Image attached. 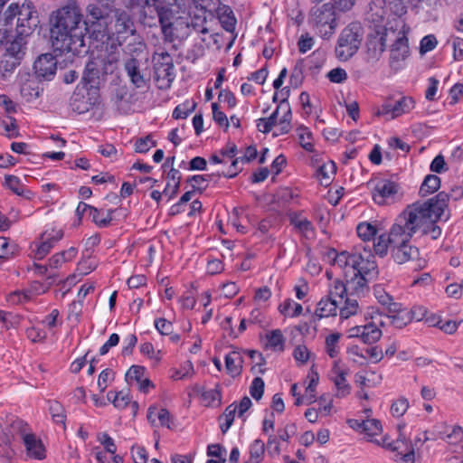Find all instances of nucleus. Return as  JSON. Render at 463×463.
<instances>
[{
	"label": "nucleus",
	"instance_id": "nucleus-31",
	"mask_svg": "<svg viewBox=\"0 0 463 463\" xmlns=\"http://www.w3.org/2000/svg\"><path fill=\"white\" fill-rule=\"evenodd\" d=\"M440 187V178L435 175H428L420 188V196L424 197L438 191Z\"/></svg>",
	"mask_w": 463,
	"mask_h": 463
},
{
	"label": "nucleus",
	"instance_id": "nucleus-60",
	"mask_svg": "<svg viewBox=\"0 0 463 463\" xmlns=\"http://www.w3.org/2000/svg\"><path fill=\"white\" fill-rule=\"evenodd\" d=\"M19 65V62L14 60H2L0 61V72L3 79H6L14 69Z\"/></svg>",
	"mask_w": 463,
	"mask_h": 463
},
{
	"label": "nucleus",
	"instance_id": "nucleus-5",
	"mask_svg": "<svg viewBox=\"0 0 463 463\" xmlns=\"http://www.w3.org/2000/svg\"><path fill=\"white\" fill-rule=\"evenodd\" d=\"M389 250L392 259L399 265L411 261L414 263V269L418 270L424 269L427 264L426 260L420 257L419 248L412 245L411 241H390L386 242V255Z\"/></svg>",
	"mask_w": 463,
	"mask_h": 463
},
{
	"label": "nucleus",
	"instance_id": "nucleus-45",
	"mask_svg": "<svg viewBox=\"0 0 463 463\" xmlns=\"http://www.w3.org/2000/svg\"><path fill=\"white\" fill-rule=\"evenodd\" d=\"M17 250L15 243H11L5 237H0V259L8 260L14 256Z\"/></svg>",
	"mask_w": 463,
	"mask_h": 463
},
{
	"label": "nucleus",
	"instance_id": "nucleus-52",
	"mask_svg": "<svg viewBox=\"0 0 463 463\" xmlns=\"http://www.w3.org/2000/svg\"><path fill=\"white\" fill-rule=\"evenodd\" d=\"M264 381L260 377L253 379L250 386V393L255 400L259 401L261 399L264 392Z\"/></svg>",
	"mask_w": 463,
	"mask_h": 463
},
{
	"label": "nucleus",
	"instance_id": "nucleus-27",
	"mask_svg": "<svg viewBox=\"0 0 463 463\" xmlns=\"http://www.w3.org/2000/svg\"><path fill=\"white\" fill-rule=\"evenodd\" d=\"M283 107H287V111L283 114V116L279 119V132L275 133L274 134L275 136L288 134L291 129L292 113H291L290 105H289L287 98H284L279 105V108H283Z\"/></svg>",
	"mask_w": 463,
	"mask_h": 463
},
{
	"label": "nucleus",
	"instance_id": "nucleus-37",
	"mask_svg": "<svg viewBox=\"0 0 463 463\" xmlns=\"http://www.w3.org/2000/svg\"><path fill=\"white\" fill-rule=\"evenodd\" d=\"M268 346L273 351H283L285 338L279 329H275L267 334Z\"/></svg>",
	"mask_w": 463,
	"mask_h": 463
},
{
	"label": "nucleus",
	"instance_id": "nucleus-62",
	"mask_svg": "<svg viewBox=\"0 0 463 463\" xmlns=\"http://www.w3.org/2000/svg\"><path fill=\"white\" fill-rule=\"evenodd\" d=\"M327 78L331 82L342 83L347 79V73L344 69L338 67L331 70L327 73Z\"/></svg>",
	"mask_w": 463,
	"mask_h": 463
},
{
	"label": "nucleus",
	"instance_id": "nucleus-20",
	"mask_svg": "<svg viewBox=\"0 0 463 463\" xmlns=\"http://www.w3.org/2000/svg\"><path fill=\"white\" fill-rule=\"evenodd\" d=\"M175 78V73L172 61L155 65V80L158 89H169Z\"/></svg>",
	"mask_w": 463,
	"mask_h": 463
},
{
	"label": "nucleus",
	"instance_id": "nucleus-3",
	"mask_svg": "<svg viewBox=\"0 0 463 463\" xmlns=\"http://www.w3.org/2000/svg\"><path fill=\"white\" fill-rule=\"evenodd\" d=\"M426 227L424 217L415 205H408L394 220L388 232L381 234L373 243L375 254L381 258L386 256V242L390 241H411L414 234Z\"/></svg>",
	"mask_w": 463,
	"mask_h": 463
},
{
	"label": "nucleus",
	"instance_id": "nucleus-49",
	"mask_svg": "<svg viewBox=\"0 0 463 463\" xmlns=\"http://www.w3.org/2000/svg\"><path fill=\"white\" fill-rule=\"evenodd\" d=\"M196 107V104L193 102L191 105L189 102H184L175 107L173 111V118L175 119L185 118L191 114Z\"/></svg>",
	"mask_w": 463,
	"mask_h": 463
},
{
	"label": "nucleus",
	"instance_id": "nucleus-41",
	"mask_svg": "<svg viewBox=\"0 0 463 463\" xmlns=\"http://www.w3.org/2000/svg\"><path fill=\"white\" fill-rule=\"evenodd\" d=\"M49 411L52 420L57 424L65 425L66 414L63 406L57 401H52L49 404Z\"/></svg>",
	"mask_w": 463,
	"mask_h": 463
},
{
	"label": "nucleus",
	"instance_id": "nucleus-40",
	"mask_svg": "<svg viewBox=\"0 0 463 463\" xmlns=\"http://www.w3.org/2000/svg\"><path fill=\"white\" fill-rule=\"evenodd\" d=\"M109 401L118 409H124L130 403V397L128 392L120 391L118 392H109L107 394Z\"/></svg>",
	"mask_w": 463,
	"mask_h": 463
},
{
	"label": "nucleus",
	"instance_id": "nucleus-4",
	"mask_svg": "<svg viewBox=\"0 0 463 463\" xmlns=\"http://www.w3.org/2000/svg\"><path fill=\"white\" fill-rule=\"evenodd\" d=\"M5 25L12 24L16 19V33L18 35H30L37 26L39 20L36 11L31 2L22 5L11 4L4 14Z\"/></svg>",
	"mask_w": 463,
	"mask_h": 463
},
{
	"label": "nucleus",
	"instance_id": "nucleus-50",
	"mask_svg": "<svg viewBox=\"0 0 463 463\" xmlns=\"http://www.w3.org/2000/svg\"><path fill=\"white\" fill-rule=\"evenodd\" d=\"M156 146V141L152 140L151 137L148 135L145 137L137 139L135 143V152L146 153L150 150L151 147H154Z\"/></svg>",
	"mask_w": 463,
	"mask_h": 463
},
{
	"label": "nucleus",
	"instance_id": "nucleus-59",
	"mask_svg": "<svg viewBox=\"0 0 463 463\" xmlns=\"http://www.w3.org/2000/svg\"><path fill=\"white\" fill-rule=\"evenodd\" d=\"M374 295L378 302L381 305L385 306L387 307V311L390 310V307L392 304H398L397 302H394L392 298L389 294H387L383 288H375Z\"/></svg>",
	"mask_w": 463,
	"mask_h": 463
},
{
	"label": "nucleus",
	"instance_id": "nucleus-2",
	"mask_svg": "<svg viewBox=\"0 0 463 463\" xmlns=\"http://www.w3.org/2000/svg\"><path fill=\"white\" fill-rule=\"evenodd\" d=\"M388 14L385 0H373L369 5L366 20L373 31L369 34L367 49L372 56H378L387 45V42L393 41L392 44V58H406L409 55L408 39L402 30V21L394 20L390 27H383L384 15Z\"/></svg>",
	"mask_w": 463,
	"mask_h": 463
},
{
	"label": "nucleus",
	"instance_id": "nucleus-61",
	"mask_svg": "<svg viewBox=\"0 0 463 463\" xmlns=\"http://www.w3.org/2000/svg\"><path fill=\"white\" fill-rule=\"evenodd\" d=\"M155 326L157 329V331L163 335H169L174 331L173 324L165 318L156 319L155 321Z\"/></svg>",
	"mask_w": 463,
	"mask_h": 463
},
{
	"label": "nucleus",
	"instance_id": "nucleus-47",
	"mask_svg": "<svg viewBox=\"0 0 463 463\" xmlns=\"http://www.w3.org/2000/svg\"><path fill=\"white\" fill-rule=\"evenodd\" d=\"M356 231L358 236L364 241L372 240L377 232L376 227L368 222L359 223Z\"/></svg>",
	"mask_w": 463,
	"mask_h": 463
},
{
	"label": "nucleus",
	"instance_id": "nucleus-18",
	"mask_svg": "<svg viewBox=\"0 0 463 463\" xmlns=\"http://www.w3.org/2000/svg\"><path fill=\"white\" fill-rule=\"evenodd\" d=\"M357 263H356V275L364 274L370 275L376 274L377 265L374 260V255L370 249L364 246H357Z\"/></svg>",
	"mask_w": 463,
	"mask_h": 463
},
{
	"label": "nucleus",
	"instance_id": "nucleus-54",
	"mask_svg": "<svg viewBox=\"0 0 463 463\" xmlns=\"http://www.w3.org/2000/svg\"><path fill=\"white\" fill-rule=\"evenodd\" d=\"M98 440L103 445L105 450L112 455L116 454L117 446L113 439L106 432L98 436Z\"/></svg>",
	"mask_w": 463,
	"mask_h": 463
},
{
	"label": "nucleus",
	"instance_id": "nucleus-9",
	"mask_svg": "<svg viewBox=\"0 0 463 463\" xmlns=\"http://www.w3.org/2000/svg\"><path fill=\"white\" fill-rule=\"evenodd\" d=\"M311 22L324 38L330 37L337 26L335 12L328 4L313 10Z\"/></svg>",
	"mask_w": 463,
	"mask_h": 463
},
{
	"label": "nucleus",
	"instance_id": "nucleus-17",
	"mask_svg": "<svg viewBox=\"0 0 463 463\" xmlns=\"http://www.w3.org/2000/svg\"><path fill=\"white\" fill-rule=\"evenodd\" d=\"M62 237L63 232L61 230L52 229L44 232L41 236L42 241L36 245V249L33 250L34 258L43 260Z\"/></svg>",
	"mask_w": 463,
	"mask_h": 463
},
{
	"label": "nucleus",
	"instance_id": "nucleus-58",
	"mask_svg": "<svg viewBox=\"0 0 463 463\" xmlns=\"http://www.w3.org/2000/svg\"><path fill=\"white\" fill-rule=\"evenodd\" d=\"M203 399L207 402L208 405H213L215 402L217 405H220L222 394L220 390L217 388L211 389L203 393Z\"/></svg>",
	"mask_w": 463,
	"mask_h": 463
},
{
	"label": "nucleus",
	"instance_id": "nucleus-8",
	"mask_svg": "<svg viewBox=\"0 0 463 463\" xmlns=\"http://www.w3.org/2000/svg\"><path fill=\"white\" fill-rule=\"evenodd\" d=\"M362 35L361 25L357 23L350 24L339 36L335 48L336 55L339 58H351L354 55L360 47Z\"/></svg>",
	"mask_w": 463,
	"mask_h": 463
},
{
	"label": "nucleus",
	"instance_id": "nucleus-51",
	"mask_svg": "<svg viewBox=\"0 0 463 463\" xmlns=\"http://www.w3.org/2000/svg\"><path fill=\"white\" fill-rule=\"evenodd\" d=\"M438 44V41L433 34L424 36L420 43V53L424 55L426 52L432 51Z\"/></svg>",
	"mask_w": 463,
	"mask_h": 463
},
{
	"label": "nucleus",
	"instance_id": "nucleus-36",
	"mask_svg": "<svg viewBox=\"0 0 463 463\" xmlns=\"http://www.w3.org/2000/svg\"><path fill=\"white\" fill-rule=\"evenodd\" d=\"M113 210H109L106 213L99 210L97 208L90 209V217L92 218V221L99 226V227H108L111 221H112V213Z\"/></svg>",
	"mask_w": 463,
	"mask_h": 463
},
{
	"label": "nucleus",
	"instance_id": "nucleus-57",
	"mask_svg": "<svg viewBox=\"0 0 463 463\" xmlns=\"http://www.w3.org/2000/svg\"><path fill=\"white\" fill-rule=\"evenodd\" d=\"M212 109H213V120L221 127H225L228 128L229 127V120L227 118V116L222 112L219 110V106L217 103L213 102L212 103Z\"/></svg>",
	"mask_w": 463,
	"mask_h": 463
},
{
	"label": "nucleus",
	"instance_id": "nucleus-29",
	"mask_svg": "<svg viewBox=\"0 0 463 463\" xmlns=\"http://www.w3.org/2000/svg\"><path fill=\"white\" fill-rule=\"evenodd\" d=\"M392 118L408 113L414 108V100L411 97H402L397 100H392Z\"/></svg>",
	"mask_w": 463,
	"mask_h": 463
},
{
	"label": "nucleus",
	"instance_id": "nucleus-38",
	"mask_svg": "<svg viewBox=\"0 0 463 463\" xmlns=\"http://www.w3.org/2000/svg\"><path fill=\"white\" fill-rule=\"evenodd\" d=\"M297 134L299 139L300 146L307 152L314 150L312 133L309 129L304 126H300L297 128Z\"/></svg>",
	"mask_w": 463,
	"mask_h": 463
},
{
	"label": "nucleus",
	"instance_id": "nucleus-19",
	"mask_svg": "<svg viewBox=\"0 0 463 463\" xmlns=\"http://www.w3.org/2000/svg\"><path fill=\"white\" fill-rule=\"evenodd\" d=\"M377 443L391 451H397L400 455H402V459L404 463H413L414 450L407 444L405 437L399 436L392 442L388 441L387 438H383L381 443L379 441Z\"/></svg>",
	"mask_w": 463,
	"mask_h": 463
},
{
	"label": "nucleus",
	"instance_id": "nucleus-43",
	"mask_svg": "<svg viewBox=\"0 0 463 463\" xmlns=\"http://www.w3.org/2000/svg\"><path fill=\"white\" fill-rule=\"evenodd\" d=\"M341 335L339 333H333L326 338V352L331 357L335 358L338 355L340 347L338 342Z\"/></svg>",
	"mask_w": 463,
	"mask_h": 463
},
{
	"label": "nucleus",
	"instance_id": "nucleus-16",
	"mask_svg": "<svg viewBox=\"0 0 463 463\" xmlns=\"http://www.w3.org/2000/svg\"><path fill=\"white\" fill-rule=\"evenodd\" d=\"M385 318L395 328L402 329L410 324L414 318V311L402 306V304H392Z\"/></svg>",
	"mask_w": 463,
	"mask_h": 463
},
{
	"label": "nucleus",
	"instance_id": "nucleus-63",
	"mask_svg": "<svg viewBox=\"0 0 463 463\" xmlns=\"http://www.w3.org/2000/svg\"><path fill=\"white\" fill-rule=\"evenodd\" d=\"M336 170L335 165L334 162H329L328 164H324L318 168L317 175L324 179L329 180L332 175H335Z\"/></svg>",
	"mask_w": 463,
	"mask_h": 463
},
{
	"label": "nucleus",
	"instance_id": "nucleus-13",
	"mask_svg": "<svg viewBox=\"0 0 463 463\" xmlns=\"http://www.w3.org/2000/svg\"><path fill=\"white\" fill-rule=\"evenodd\" d=\"M327 257L333 260V264L340 268L344 273L345 278H348L352 275H356V263H357V247H355L352 251H342L337 253L335 249H331Z\"/></svg>",
	"mask_w": 463,
	"mask_h": 463
},
{
	"label": "nucleus",
	"instance_id": "nucleus-28",
	"mask_svg": "<svg viewBox=\"0 0 463 463\" xmlns=\"http://www.w3.org/2000/svg\"><path fill=\"white\" fill-rule=\"evenodd\" d=\"M70 106L73 111L78 114H83L92 108L93 103L90 99H87L83 95L75 91L71 97Z\"/></svg>",
	"mask_w": 463,
	"mask_h": 463
},
{
	"label": "nucleus",
	"instance_id": "nucleus-30",
	"mask_svg": "<svg viewBox=\"0 0 463 463\" xmlns=\"http://www.w3.org/2000/svg\"><path fill=\"white\" fill-rule=\"evenodd\" d=\"M28 35H16V38L10 42L5 48V54L11 57H16L19 55H24L25 49V38Z\"/></svg>",
	"mask_w": 463,
	"mask_h": 463
},
{
	"label": "nucleus",
	"instance_id": "nucleus-32",
	"mask_svg": "<svg viewBox=\"0 0 463 463\" xmlns=\"http://www.w3.org/2000/svg\"><path fill=\"white\" fill-rule=\"evenodd\" d=\"M236 411L237 405L235 403H232L226 407L224 412L220 416V428L222 433H226L232 425Z\"/></svg>",
	"mask_w": 463,
	"mask_h": 463
},
{
	"label": "nucleus",
	"instance_id": "nucleus-48",
	"mask_svg": "<svg viewBox=\"0 0 463 463\" xmlns=\"http://www.w3.org/2000/svg\"><path fill=\"white\" fill-rule=\"evenodd\" d=\"M438 221L439 220L428 218L425 223L426 227H422V230H420V232L423 235L429 234L431 239L437 240L441 235V229L436 224Z\"/></svg>",
	"mask_w": 463,
	"mask_h": 463
},
{
	"label": "nucleus",
	"instance_id": "nucleus-35",
	"mask_svg": "<svg viewBox=\"0 0 463 463\" xmlns=\"http://www.w3.org/2000/svg\"><path fill=\"white\" fill-rule=\"evenodd\" d=\"M279 310L284 316L296 317L302 313L303 307L299 303H297L294 300L288 298L279 306Z\"/></svg>",
	"mask_w": 463,
	"mask_h": 463
},
{
	"label": "nucleus",
	"instance_id": "nucleus-22",
	"mask_svg": "<svg viewBox=\"0 0 463 463\" xmlns=\"http://www.w3.org/2000/svg\"><path fill=\"white\" fill-rule=\"evenodd\" d=\"M57 60H34L33 70L37 78L50 80L56 73Z\"/></svg>",
	"mask_w": 463,
	"mask_h": 463
},
{
	"label": "nucleus",
	"instance_id": "nucleus-23",
	"mask_svg": "<svg viewBox=\"0 0 463 463\" xmlns=\"http://www.w3.org/2000/svg\"><path fill=\"white\" fill-rule=\"evenodd\" d=\"M332 373L335 374L331 379L337 391L336 396L341 398L345 397L351 391V386L346 381L347 373L340 369L336 362H335Z\"/></svg>",
	"mask_w": 463,
	"mask_h": 463
},
{
	"label": "nucleus",
	"instance_id": "nucleus-64",
	"mask_svg": "<svg viewBox=\"0 0 463 463\" xmlns=\"http://www.w3.org/2000/svg\"><path fill=\"white\" fill-rule=\"evenodd\" d=\"M132 458L134 463H146L147 453L143 447H132L131 449Z\"/></svg>",
	"mask_w": 463,
	"mask_h": 463
},
{
	"label": "nucleus",
	"instance_id": "nucleus-14",
	"mask_svg": "<svg viewBox=\"0 0 463 463\" xmlns=\"http://www.w3.org/2000/svg\"><path fill=\"white\" fill-rule=\"evenodd\" d=\"M111 64L110 60H89L87 62L81 83L87 89H92L99 83L100 76L106 74V65Z\"/></svg>",
	"mask_w": 463,
	"mask_h": 463
},
{
	"label": "nucleus",
	"instance_id": "nucleus-34",
	"mask_svg": "<svg viewBox=\"0 0 463 463\" xmlns=\"http://www.w3.org/2000/svg\"><path fill=\"white\" fill-rule=\"evenodd\" d=\"M22 97L27 101H33L40 97V89L38 84L33 80H27L21 86Z\"/></svg>",
	"mask_w": 463,
	"mask_h": 463
},
{
	"label": "nucleus",
	"instance_id": "nucleus-21",
	"mask_svg": "<svg viewBox=\"0 0 463 463\" xmlns=\"http://www.w3.org/2000/svg\"><path fill=\"white\" fill-rule=\"evenodd\" d=\"M23 440L29 457L38 460L45 458V448L42 440L37 439L34 434H24Z\"/></svg>",
	"mask_w": 463,
	"mask_h": 463
},
{
	"label": "nucleus",
	"instance_id": "nucleus-10",
	"mask_svg": "<svg viewBox=\"0 0 463 463\" xmlns=\"http://www.w3.org/2000/svg\"><path fill=\"white\" fill-rule=\"evenodd\" d=\"M449 200V195L442 191L424 203H415L413 204L420 212V214L424 217V222L426 223L428 218L440 220L448 207Z\"/></svg>",
	"mask_w": 463,
	"mask_h": 463
},
{
	"label": "nucleus",
	"instance_id": "nucleus-26",
	"mask_svg": "<svg viewBox=\"0 0 463 463\" xmlns=\"http://www.w3.org/2000/svg\"><path fill=\"white\" fill-rule=\"evenodd\" d=\"M5 186L10 189L14 194L23 196L26 199L31 198L32 193L25 191L21 179L16 175H7L5 177Z\"/></svg>",
	"mask_w": 463,
	"mask_h": 463
},
{
	"label": "nucleus",
	"instance_id": "nucleus-7",
	"mask_svg": "<svg viewBox=\"0 0 463 463\" xmlns=\"http://www.w3.org/2000/svg\"><path fill=\"white\" fill-rule=\"evenodd\" d=\"M158 16L162 33L169 43L188 34L189 25L185 18L177 16L169 9L160 10Z\"/></svg>",
	"mask_w": 463,
	"mask_h": 463
},
{
	"label": "nucleus",
	"instance_id": "nucleus-55",
	"mask_svg": "<svg viewBox=\"0 0 463 463\" xmlns=\"http://www.w3.org/2000/svg\"><path fill=\"white\" fill-rule=\"evenodd\" d=\"M364 317L366 320L370 318L371 323L374 324L376 326H378V328L385 325V322L383 321V316L374 307H369L364 315Z\"/></svg>",
	"mask_w": 463,
	"mask_h": 463
},
{
	"label": "nucleus",
	"instance_id": "nucleus-25",
	"mask_svg": "<svg viewBox=\"0 0 463 463\" xmlns=\"http://www.w3.org/2000/svg\"><path fill=\"white\" fill-rule=\"evenodd\" d=\"M242 357L239 352L233 351L225 356V367L232 376L239 375L241 372Z\"/></svg>",
	"mask_w": 463,
	"mask_h": 463
},
{
	"label": "nucleus",
	"instance_id": "nucleus-56",
	"mask_svg": "<svg viewBox=\"0 0 463 463\" xmlns=\"http://www.w3.org/2000/svg\"><path fill=\"white\" fill-rule=\"evenodd\" d=\"M145 374V367L140 365H132L126 373L128 381L140 382Z\"/></svg>",
	"mask_w": 463,
	"mask_h": 463
},
{
	"label": "nucleus",
	"instance_id": "nucleus-42",
	"mask_svg": "<svg viewBox=\"0 0 463 463\" xmlns=\"http://www.w3.org/2000/svg\"><path fill=\"white\" fill-rule=\"evenodd\" d=\"M363 432L370 438V441L378 442L377 439H373V438L382 432V424L375 419L365 420Z\"/></svg>",
	"mask_w": 463,
	"mask_h": 463
},
{
	"label": "nucleus",
	"instance_id": "nucleus-1",
	"mask_svg": "<svg viewBox=\"0 0 463 463\" xmlns=\"http://www.w3.org/2000/svg\"><path fill=\"white\" fill-rule=\"evenodd\" d=\"M81 18L80 10L75 4L61 7L52 16V58L80 55L84 48L83 38L88 31V23Z\"/></svg>",
	"mask_w": 463,
	"mask_h": 463
},
{
	"label": "nucleus",
	"instance_id": "nucleus-11",
	"mask_svg": "<svg viewBox=\"0 0 463 463\" xmlns=\"http://www.w3.org/2000/svg\"><path fill=\"white\" fill-rule=\"evenodd\" d=\"M148 60H128L125 63V70L131 83L137 89H142L148 85L150 71L147 63Z\"/></svg>",
	"mask_w": 463,
	"mask_h": 463
},
{
	"label": "nucleus",
	"instance_id": "nucleus-33",
	"mask_svg": "<svg viewBox=\"0 0 463 463\" xmlns=\"http://www.w3.org/2000/svg\"><path fill=\"white\" fill-rule=\"evenodd\" d=\"M383 333L378 326L372 324L371 321L364 325V332L363 333V343L373 345L380 340Z\"/></svg>",
	"mask_w": 463,
	"mask_h": 463
},
{
	"label": "nucleus",
	"instance_id": "nucleus-24",
	"mask_svg": "<svg viewBox=\"0 0 463 463\" xmlns=\"http://www.w3.org/2000/svg\"><path fill=\"white\" fill-rule=\"evenodd\" d=\"M333 293L331 292L330 295ZM338 303L335 299H333L331 296L322 298L317 303L315 316L318 318L334 317L336 315Z\"/></svg>",
	"mask_w": 463,
	"mask_h": 463
},
{
	"label": "nucleus",
	"instance_id": "nucleus-6",
	"mask_svg": "<svg viewBox=\"0 0 463 463\" xmlns=\"http://www.w3.org/2000/svg\"><path fill=\"white\" fill-rule=\"evenodd\" d=\"M110 0H98L97 4H90L86 8L88 16L91 18L88 23V31L96 39L103 38L107 34V20L111 9Z\"/></svg>",
	"mask_w": 463,
	"mask_h": 463
},
{
	"label": "nucleus",
	"instance_id": "nucleus-12",
	"mask_svg": "<svg viewBox=\"0 0 463 463\" xmlns=\"http://www.w3.org/2000/svg\"><path fill=\"white\" fill-rule=\"evenodd\" d=\"M399 193V185L390 180L378 181L373 191V200L378 205L391 204L396 201Z\"/></svg>",
	"mask_w": 463,
	"mask_h": 463
},
{
	"label": "nucleus",
	"instance_id": "nucleus-46",
	"mask_svg": "<svg viewBox=\"0 0 463 463\" xmlns=\"http://www.w3.org/2000/svg\"><path fill=\"white\" fill-rule=\"evenodd\" d=\"M213 176H215L214 174L204 175H195L190 177L188 181L192 182L194 191L197 190L200 193H203V191H204L208 187L209 183L213 178Z\"/></svg>",
	"mask_w": 463,
	"mask_h": 463
},
{
	"label": "nucleus",
	"instance_id": "nucleus-44",
	"mask_svg": "<svg viewBox=\"0 0 463 463\" xmlns=\"http://www.w3.org/2000/svg\"><path fill=\"white\" fill-rule=\"evenodd\" d=\"M265 453L264 442L257 439L250 446V458L252 463H260Z\"/></svg>",
	"mask_w": 463,
	"mask_h": 463
},
{
	"label": "nucleus",
	"instance_id": "nucleus-15",
	"mask_svg": "<svg viewBox=\"0 0 463 463\" xmlns=\"http://www.w3.org/2000/svg\"><path fill=\"white\" fill-rule=\"evenodd\" d=\"M370 275L357 274L352 275L346 278V283H339L335 286V293L339 295L341 298H344V294L350 292L351 296H359L363 294L367 288V281Z\"/></svg>",
	"mask_w": 463,
	"mask_h": 463
},
{
	"label": "nucleus",
	"instance_id": "nucleus-39",
	"mask_svg": "<svg viewBox=\"0 0 463 463\" xmlns=\"http://www.w3.org/2000/svg\"><path fill=\"white\" fill-rule=\"evenodd\" d=\"M359 309L358 301L354 296H346L345 305L340 308V317L342 318H348L353 315H355Z\"/></svg>",
	"mask_w": 463,
	"mask_h": 463
},
{
	"label": "nucleus",
	"instance_id": "nucleus-53",
	"mask_svg": "<svg viewBox=\"0 0 463 463\" xmlns=\"http://www.w3.org/2000/svg\"><path fill=\"white\" fill-rule=\"evenodd\" d=\"M409 408V402L405 398H400L393 402L391 412L394 417H402Z\"/></svg>",
	"mask_w": 463,
	"mask_h": 463
}]
</instances>
